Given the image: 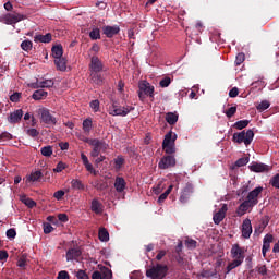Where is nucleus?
Listing matches in <instances>:
<instances>
[{"instance_id":"f704fd0d","label":"nucleus","mask_w":279,"mask_h":279,"mask_svg":"<svg viewBox=\"0 0 279 279\" xmlns=\"http://www.w3.org/2000/svg\"><path fill=\"white\" fill-rule=\"evenodd\" d=\"M71 186L74 191H84V183H82V180L73 179L71 181Z\"/></svg>"},{"instance_id":"473e14b6","label":"nucleus","mask_w":279,"mask_h":279,"mask_svg":"<svg viewBox=\"0 0 279 279\" xmlns=\"http://www.w3.org/2000/svg\"><path fill=\"white\" fill-rule=\"evenodd\" d=\"M89 38L92 40H101V31L98 27L93 28L89 32Z\"/></svg>"},{"instance_id":"c756f323","label":"nucleus","mask_w":279,"mask_h":279,"mask_svg":"<svg viewBox=\"0 0 279 279\" xmlns=\"http://www.w3.org/2000/svg\"><path fill=\"white\" fill-rule=\"evenodd\" d=\"M52 57L54 60H58L59 58H62L64 54V50L62 49V45L53 46L52 49Z\"/></svg>"},{"instance_id":"f03ea898","label":"nucleus","mask_w":279,"mask_h":279,"mask_svg":"<svg viewBox=\"0 0 279 279\" xmlns=\"http://www.w3.org/2000/svg\"><path fill=\"white\" fill-rule=\"evenodd\" d=\"M169 274V266L167 264H156L146 270V278L165 279Z\"/></svg>"},{"instance_id":"69168bd1","label":"nucleus","mask_w":279,"mask_h":279,"mask_svg":"<svg viewBox=\"0 0 279 279\" xmlns=\"http://www.w3.org/2000/svg\"><path fill=\"white\" fill-rule=\"evenodd\" d=\"M62 197H64V191L63 190H59V191L54 192V194H53L54 199H58L60 202V199H62Z\"/></svg>"},{"instance_id":"a19ab883","label":"nucleus","mask_w":279,"mask_h":279,"mask_svg":"<svg viewBox=\"0 0 279 279\" xmlns=\"http://www.w3.org/2000/svg\"><path fill=\"white\" fill-rule=\"evenodd\" d=\"M39 83L41 88H53V85L56 84L53 80H45L40 81Z\"/></svg>"},{"instance_id":"39448f33","label":"nucleus","mask_w":279,"mask_h":279,"mask_svg":"<svg viewBox=\"0 0 279 279\" xmlns=\"http://www.w3.org/2000/svg\"><path fill=\"white\" fill-rule=\"evenodd\" d=\"M233 143H238V145H241V143H244V145H252V141H254V131L247 130V131H241L239 133H234L232 136Z\"/></svg>"},{"instance_id":"603ef678","label":"nucleus","mask_w":279,"mask_h":279,"mask_svg":"<svg viewBox=\"0 0 279 279\" xmlns=\"http://www.w3.org/2000/svg\"><path fill=\"white\" fill-rule=\"evenodd\" d=\"M217 274V271H210V270H203L201 272V278H207V279H210V278H214V276Z\"/></svg>"},{"instance_id":"f3484780","label":"nucleus","mask_w":279,"mask_h":279,"mask_svg":"<svg viewBox=\"0 0 279 279\" xmlns=\"http://www.w3.org/2000/svg\"><path fill=\"white\" fill-rule=\"evenodd\" d=\"M81 160L86 171H88V173H92V175H97L99 173V171L95 170V168L93 167V163H90V161L88 160V157L84 153L81 154Z\"/></svg>"},{"instance_id":"680f3d73","label":"nucleus","mask_w":279,"mask_h":279,"mask_svg":"<svg viewBox=\"0 0 279 279\" xmlns=\"http://www.w3.org/2000/svg\"><path fill=\"white\" fill-rule=\"evenodd\" d=\"M13 136L9 132H3L0 134V141H12Z\"/></svg>"},{"instance_id":"4c0bfd02","label":"nucleus","mask_w":279,"mask_h":279,"mask_svg":"<svg viewBox=\"0 0 279 279\" xmlns=\"http://www.w3.org/2000/svg\"><path fill=\"white\" fill-rule=\"evenodd\" d=\"M93 129V120L90 119H85L83 121V130L86 134H88V132H90V130Z\"/></svg>"},{"instance_id":"13d9d810","label":"nucleus","mask_w":279,"mask_h":279,"mask_svg":"<svg viewBox=\"0 0 279 279\" xmlns=\"http://www.w3.org/2000/svg\"><path fill=\"white\" fill-rule=\"evenodd\" d=\"M57 279H71V276L69 275V271L61 270L59 271Z\"/></svg>"},{"instance_id":"a878e982","label":"nucleus","mask_w":279,"mask_h":279,"mask_svg":"<svg viewBox=\"0 0 279 279\" xmlns=\"http://www.w3.org/2000/svg\"><path fill=\"white\" fill-rule=\"evenodd\" d=\"M98 239L102 243H108L110 241V233L108 232L107 228L101 227L98 231Z\"/></svg>"},{"instance_id":"0eeeda50","label":"nucleus","mask_w":279,"mask_h":279,"mask_svg":"<svg viewBox=\"0 0 279 279\" xmlns=\"http://www.w3.org/2000/svg\"><path fill=\"white\" fill-rule=\"evenodd\" d=\"M132 110H134V107H121L117 105V102H113L112 106L109 107V114H111V117H128Z\"/></svg>"},{"instance_id":"052dcab7","label":"nucleus","mask_w":279,"mask_h":279,"mask_svg":"<svg viewBox=\"0 0 279 279\" xmlns=\"http://www.w3.org/2000/svg\"><path fill=\"white\" fill-rule=\"evenodd\" d=\"M7 236L9 239H16V229L11 228V229L7 230Z\"/></svg>"},{"instance_id":"a211bd4d","label":"nucleus","mask_w":279,"mask_h":279,"mask_svg":"<svg viewBox=\"0 0 279 279\" xmlns=\"http://www.w3.org/2000/svg\"><path fill=\"white\" fill-rule=\"evenodd\" d=\"M23 119V109H17L13 112H11L8 117L9 123L14 125L15 123H19Z\"/></svg>"},{"instance_id":"338daca9","label":"nucleus","mask_w":279,"mask_h":279,"mask_svg":"<svg viewBox=\"0 0 279 279\" xmlns=\"http://www.w3.org/2000/svg\"><path fill=\"white\" fill-rule=\"evenodd\" d=\"M256 270L262 275V276H267V266H257Z\"/></svg>"},{"instance_id":"4468645a","label":"nucleus","mask_w":279,"mask_h":279,"mask_svg":"<svg viewBox=\"0 0 279 279\" xmlns=\"http://www.w3.org/2000/svg\"><path fill=\"white\" fill-rule=\"evenodd\" d=\"M260 193H263V186L255 187L248 193L246 201H248L253 206H256L258 204V196Z\"/></svg>"},{"instance_id":"0e129e2a","label":"nucleus","mask_w":279,"mask_h":279,"mask_svg":"<svg viewBox=\"0 0 279 279\" xmlns=\"http://www.w3.org/2000/svg\"><path fill=\"white\" fill-rule=\"evenodd\" d=\"M90 109L94 110L95 112H98L99 110V101L96 99V100H93L90 104Z\"/></svg>"},{"instance_id":"b1692460","label":"nucleus","mask_w":279,"mask_h":279,"mask_svg":"<svg viewBox=\"0 0 279 279\" xmlns=\"http://www.w3.org/2000/svg\"><path fill=\"white\" fill-rule=\"evenodd\" d=\"M126 184L128 183L125 182V179L122 177H117L114 181V189L118 193H123V191H125Z\"/></svg>"},{"instance_id":"7c9ffc66","label":"nucleus","mask_w":279,"mask_h":279,"mask_svg":"<svg viewBox=\"0 0 279 279\" xmlns=\"http://www.w3.org/2000/svg\"><path fill=\"white\" fill-rule=\"evenodd\" d=\"M178 113H173V112H168L166 114V121L167 123H169V125H175L178 123Z\"/></svg>"},{"instance_id":"6e6d98bb","label":"nucleus","mask_w":279,"mask_h":279,"mask_svg":"<svg viewBox=\"0 0 279 279\" xmlns=\"http://www.w3.org/2000/svg\"><path fill=\"white\" fill-rule=\"evenodd\" d=\"M174 258L179 267H184L186 265V260H184V257H182V254L175 255Z\"/></svg>"},{"instance_id":"393cba45","label":"nucleus","mask_w":279,"mask_h":279,"mask_svg":"<svg viewBox=\"0 0 279 279\" xmlns=\"http://www.w3.org/2000/svg\"><path fill=\"white\" fill-rule=\"evenodd\" d=\"M41 179H43V172L40 170H37L26 175V184H29V182H38Z\"/></svg>"},{"instance_id":"ddd939ff","label":"nucleus","mask_w":279,"mask_h":279,"mask_svg":"<svg viewBox=\"0 0 279 279\" xmlns=\"http://www.w3.org/2000/svg\"><path fill=\"white\" fill-rule=\"evenodd\" d=\"M241 232H242L243 239H250V236H252L253 229H252V220H250V218H245L243 220Z\"/></svg>"},{"instance_id":"6e6552de","label":"nucleus","mask_w":279,"mask_h":279,"mask_svg":"<svg viewBox=\"0 0 279 279\" xmlns=\"http://www.w3.org/2000/svg\"><path fill=\"white\" fill-rule=\"evenodd\" d=\"M158 167L160 169H171V167H175V157L173 154H168L167 156H163L159 163Z\"/></svg>"},{"instance_id":"f8f14e48","label":"nucleus","mask_w":279,"mask_h":279,"mask_svg":"<svg viewBox=\"0 0 279 279\" xmlns=\"http://www.w3.org/2000/svg\"><path fill=\"white\" fill-rule=\"evenodd\" d=\"M250 171H253V173H267L268 171H271V167L265 163H258L256 161H253L248 166Z\"/></svg>"},{"instance_id":"bb28decb","label":"nucleus","mask_w":279,"mask_h":279,"mask_svg":"<svg viewBox=\"0 0 279 279\" xmlns=\"http://www.w3.org/2000/svg\"><path fill=\"white\" fill-rule=\"evenodd\" d=\"M54 65L57 66V71H66V59H64V57L54 59Z\"/></svg>"},{"instance_id":"7ed1b4c3","label":"nucleus","mask_w":279,"mask_h":279,"mask_svg":"<svg viewBox=\"0 0 279 279\" xmlns=\"http://www.w3.org/2000/svg\"><path fill=\"white\" fill-rule=\"evenodd\" d=\"M155 90H156V88L149 82L141 81L138 83V90H137L140 101H145V99H147V97H149V99H151V101H154Z\"/></svg>"},{"instance_id":"49530a36","label":"nucleus","mask_w":279,"mask_h":279,"mask_svg":"<svg viewBox=\"0 0 279 279\" xmlns=\"http://www.w3.org/2000/svg\"><path fill=\"white\" fill-rule=\"evenodd\" d=\"M170 84H171V77H168V76L163 77V78L159 82V86H160L161 88H169Z\"/></svg>"},{"instance_id":"20e7f679","label":"nucleus","mask_w":279,"mask_h":279,"mask_svg":"<svg viewBox=\"0 0 279 279\" xmlns=\"http://www.w3.org/2000/svg\"><path fill=\"white\" fill-rule=\"evenodd\" d=\"M175 141H178V134L172 131L165 135L162 149L166 154H175Z\"/></svg>"},{"instance_id":"f257e3e1","label":"nucleus","mask_w":279,"mask_h":279,"mask_svg":"<svg viewBox=\"0 0 279 279\" xmlns=\"http://www.w3.org/2000/svg\"><path fill=\"white\" fill-rule=\"evenodd\" d=\"M86 143L92 147V151L89 153L90 158H99L101 153L105 154L109 147L106 141L99 138H89L86 140Z\"/></svg>"},{"instance_id":"e433bc0d","label":"nucleus","mask_w":279,"mask_h":279,"mask_svg":"<svg viewBox=\"0 0 279 279\" xmlns=\"http://www.w3.org/2000/svg\"><path fill=\"white\" fill-rule=\"evenodd\" d=\"M171 191H173V185H170L166 192H163L159 198H158V204H162V202H165V199H167V197H169Z\"/></svg>"},{"instance_id":"864d4df0","label":"nucleus","mask_w":279,"mask_h":279,"mask_svg":"<svg viewBox=\"0 0 279 279\" xmlns=\"http://www.w3.org/2000/svg\"><path fill=\"white\" fill-rule=\"evenodd\" d=\"M21 93L15 92L10 96V101H12L13 104H19L21 101Z\"/></svg>"},{"instance_id":"c03bdc74","label":"nucleus","mask_w":279,"mask_h":279,"mask_svg":"<svg viewBox=\"0 0 279 279\" xmlns=\"http://www.w3.org/2000/svg\"><path fill=\"white\" fill-rule=\"evenodd\" d=\"M270 106H271V104H269L268 100H263V101L257 106V110H259V112H264V110H267Z\"/></svg>"},{"instance_id":"5fc2aeb1","label":"nucleus","mask_w":279,"mask_h":279,"mask_svg":"<svg viewBox=\"0 0 279 279\" xmlns=\"http://www.w3.org/2000/svg\"><path fill=\"white\" fill-rule=\"evenodd\" d=\"M269 250H271V244H269L267 242H263L262 254H263L264 258L267 257V253Z\"/></svg>"},{"instance_id":"c85d7f7f","label":"nucleus","mask_w":279,"mask_h":279,"mask_svg":"<svg viewBox=\"0 0 279 279\" xmlns=\"http://www.w3.org/2000/svg\"><path fill=\"white\" fill-rule=\"evenodd\" d=\"M52 35L51 33H48L46 35H36L34 38L35 43H51Z\"/></svg>"},{"instance_id":"79ce46f5","label":"nucleus","mask_w":279,"mask_h":279,"mask_svg":"<svg viewBox=\"0 0 279 279\" xmlns=\"http://www.w3.org/2000/svg\"><path fill=\"white\" fill-rule=\"evenodd\" d=\"M185 246L187 247V250H195V247H197V241L193 239H186Z\"/></svg>"},{"instance_id":"ea45409f","label":"nucleus","mask_w":279,"mask_h":279,"mask_svg":"<svg viewBox=\"0 0 279 279\" xmlns=\"http://www.w3.org/2000/svg\"><path fill=\"white\" fill-rule=\"evenodd\" d=\"M32 47H34L32 40H24L21 44V49H23V51H32Z\"/></svg>"},{"instance_id":"774afa93","label":"nucleus","mask_w":279,"mask_h":279,"mask_svg":"<svg viewBox=\"0 0 279 279\" xmlns=\"http://www.w3.org/2000/svg\"><path fill=\"white\" fill-rule=\"evenodd\" d=\"M229 97H231V98L239 97V88L233 87L232 89H230Z\"/></svg>"},{"instance_id":"3c124183","label":"nucleus","mask_w":279,"mask_h":279,"mask_svg":"<svg viewBox=\"0 0 279 279\" xmlns=\"http://www.w3.org/2000/svg\"><path fill=\"white\" fill-rule=\"evenodd\" d=\"M64 169H66V163L59 161L57 163V167L53 169L54 173H62V171H64Z\"/></svg>"},{"instance_id":"5701e85b","label":"nucleus","mask_w":279,"mask_h":279,"mask_svg":"<svg viewBox=\"0 0 279 279\" xmlns=\"http://www.w3.org/2000/svg\"><path fill=\"white\" fill-rule=\"evenodd\" d=\"M92 279H112V270L106 269L104 274L96 270L92 274Z\"/></svg>"},{"instance_id":"bf43d9fd","label":"nucleus","mask_w":279,"mask_h":279,"mask_svg":"<svg viewBox=\"0 0 279 279\" xmlns=\"http://www.w3.org/2000/svg\"><path fill=\"white\" fill-rule=\"evenodd\" d=\"M53 232V228L49 222L44 223V234H51Z\"/></svg>"},{"instance_id":"c9c22d12","label":"nucleus","mask_w":279,"mask_h":279,"mask_svg":"<svg viewBox=\"0 0 279 279\" xmlns=\"http://www.w3.org/2000/svg\"><path fill=\"white\" fill-rule=\"evenodd\" d=\"M247 125H250V120H240L233 124V128H235V130H244Z\"/></svg>"},{"instance_id":"a18cd8bd","label":"nucleus","mask_w":279,"mask_h":279,"mask_svg":"<svg viewBox=\"0 0 279 279\" xmlns=\"http://www.w3.org/2000/svg\"><path fill=\"white\" fill-rule=\"evenodd\" d=\"M244 62H245V53H243V52L238 53L235 57L236 66H241V64Z\"/></svg>"},{"instance_id":"9b49d317","label":"nucleus","mask_w":279,"mask_h":279,"mask_svg":"<svg viewBox=\"0 0 279 279\" xmlns=\"http://www.w3.org/2000/svg\"><path fill=\"white\" fill-rule=\"evenodd\" d=\"M231 256L235 260H245V248L241 247L239 244H233L231 248Z\"/></svg>"},{"instance_id":"9d476101","label":"nucleus","mask_w":279,"mask_h":279,"mask_svg":"<svg viewBox=\"0 0 279 279\" xmlns=\"http://www.w3.org/2000/svg\"><path fill=\"white\" fill-rule=\"evenodd\" d=\"M21 21H25V15L20 13H8L4 15L5 25H16V23H21Z\"/></svg>"},{"instance_id":"4be33fe9","label":"nucleus","mask_w":279,"mask_h":279,"mask_svg":"<svg viewBox=\"0 0 279 279\" xmlns=\"http://www.w3.org/2000/svg\"><path fill=\"white\" fill-rule=\"evenodd\" d=\"M90 210L95 213V215H101L104 213V204H101L99 199L94 198L92 201Z\"/></svg>"},{"instance_id":"4d7b16f0","label":"nucleus","mask_w":279,"mask_h":279,"mask_svg":"<svg viewBox=\"0 0 279 279\" xmlns=\"http://www.w3.org/2000/svg\"><path fill=\"white\" fill-rule=\"evenodd\" d=\"M234 114H236V107H231L226 111V117H228V119H232Z\"/></svg>"},{"instance_id":"dca6fc26","label":"nucleus","mask_w":279,"mask_h":279,"mask_svg":"<svg viewBox=\"0 0 279 279\" xmlns=\"http://www.w3.org/2000/svg\"><path fill=\"white\" fill-rule=\"evenodd\" d=\"M226 213H228V205H222V207L214 215V223L219 226L223 219H226Z\"/></svg>"},{"instance_id":"72a5a7b5","label":"nucleus","mask_w":279,"mask_h":279,"mask_svg":"<svg viewBox=\"0 0 279 279\" xmlns=\"http://www.w3.org/2000/svg\"><path fill=\"white\" fill-rule=\"evenodd\" d=\"M41 156H45L46 158H51L53 156V147L52 146H44L40 149Z\"/></svg>"},{"instance_id":"1a4fd4ad","label":"nucleus","mask_w":279,"mask_h":279,"mask_svg":"<svg viewBox=\"0 0 279 279\" xmlns=\"http://www.w3.org/2000/svg\"><path fill=\"white\" fill-rule=\"evenodd\" d=\"M194 193V187L193 184L191 183H186V185L183 187L179 202H181V204H186L189 202V199H191V196Z\"/></svg>"},{"instance_id":"8fccbe9b","label":"nucleus","mask_w":279,"mask_h":279,"mask_svg":"<svg viewBox=\"0 0 279 279\" xmlns=\"http://www.w3.org/2000/svg\"><path fill=\"white\" fill-rule=\"evenodd\" d=\"M26 134L27 136H31V138H36L40 135V132L36 129H27Z\"/></svg>"},{"instance_id":"6ab92c4d","label":"nucleus","mask_w":279,"mask_h":279,"mask_svg":"<svg viewBox=\"0 0 279 279\" xmlns=\"http://www.w3.org/2000/svg\"><path fill=\"white\" fill-rule=\"evenodd\" d=\"M90 69L94 73H100V71H104V64L101 63V60H99V57H92Z\"/></svg>"},{"instance_id":"cd10ccee","label":"nucleus","mask_w":279,"mask_h":279,"mask_svg":"<svg viewBox=\"0 0 279 279\" xmlns=\"http://www.w3.org/2000/svg\"><path fill=\"white\" fill-rule=\"evenodd\" d=\"M49 95L46 90L44 89H37L33 93L32 99L35 101H40V99H45Z\"/></svg>"},{"instance_id":"2eb2a0df","label":"nucleus","mask_w":279,"mask_h":279,"mask_svg":"<svg viewBox=\"0 0 279 279\" xmlns=\"http://www.w3.org/2000/svg\"><path fill=\"white\" fill-rule=\"evenodd\" d=\"M121 32V27L119 25H106L102 27V34L106 35V38H114Z\"/></svg>"},{"instance_id":"e2e57ef3","label":"nucleus","mask_w":279,"mask_h":279,"mask_svg":"<svg viewBox=\"0 0 279 279\" xmlns=\"http://www.w3.org/2000/svg\"><path fill=\"white\" fill-rule=\"evenodd\" d=\"M76 278L77 279H89L88 274H86V271H84V270H78L76 272Z\"/></svg>"},{"instance_id":"09e8293b","label":"nucleus","mask_w":279,"mask_h":279,"mask_svg":"<svg viewBox=\"0 0 279 279\" xmlns=\"http://www.w3.org/2000/svg\"><path fill=\"white\" fill-rule=\"evenodd\" d=\"M22 202L23 204H25V206H27V208H34L36 206V203L34 202V199L29 197L22 198Z\"/></svg>"},{"instance_id":"58836bf2","label":"nucleus","mask_w":279,"mask_h":279,"mask_svg":"<svg viewBox=\"0 0 279 279\" xmlns=\"http://www.w3.org/2000/svg\"><path fill=\"white\" fill-rule=\"evenodd\" d=\"M247 162H250V157H242L240 159H238L233 166L234 167H245V165H247Z\"/></svg>"},{"instance_id":"37998d69","label":"nucleus","mask_w":279,"mask_h":279,"mask_svg":"<svg viewBox=\"0 0 279 279\" xmlns=\"http://www.w3.org/2000/svg\"><path fill=\"white\" fill-rule=\"evenodd\" d=\"M114 165H116V169H121L123 165H125V159L123 158V156H118L114 159Z\"/></svg>"},{"instance_id":"412c9836","label":"nucleus","mask_w":279,"mask_h":279,"mask_svg":"<svg viewBox=\"0 0 279 279\" xmlns=\"http://www.w3.org/2000/svg\"><path fill=\"white\" fill-rule=\"evenodd\" d=\"M80 256H82V251L80 248H70L65 255L68 263L70 260H77Z\"/></svg>"},{"instance_id":"aec40b11","label":"nucleus","mask_w":279,"mask_h":279,"mask_svg":"<svg viewBox=\"0 0 279 279\" xmlns=\"http://www.w3.org/2000/svg\"><path fill=\"white\" fill-rule=\"evenodd\" d=\"M250 208H254V205L251 204L248 201H244L236 209L238 217H243V215H245V213H247Z\"/></svg>"},{"instance_id":"2f4dec72","label":"nucleus","mask_w":279,"mask_h":279,"mask_svg":"<svg viewBox=\"0 0 279 279\" xmlns=\"http://www.w3.org/2000/svg\"><path fill=\"white\" fill-rule=\"evenodd\" d=\"M241 265H243V262H241L240 259H234L233 262L228 264L226 274H230L232 269H236V267H241Z\"/></svg>"},{"instance_id":"de8ad7c7","label":"nucleus","mask_w":279,"mask_h":279,"mask_svg":"<svg viewBox=\"0 0 279 279\" xmlns=\"http://www.w3.org/2000/svg\"><path fill=\"white\" fill-rule=\"evenodd\" d=\"M270 185L274 189H278L279 190V173L275 174L271 179H270Z\"/></svg>"},{"instance_id":"423d86ee","label":"nucleus","mask_w":279,"mask_h":279,"mask_svg":"<svg viewBox=\"0 0 279 279\" xmlns=\"http://www.w3.org/2000/svg\"><path fill=\"white\" fill-rule=\"evenodd\" d=\"M38 114L40 117V122L45 123V125H57L58 118L51 114V111L47 108H41L38 110Z\"/></svg>"}]
</instances>
